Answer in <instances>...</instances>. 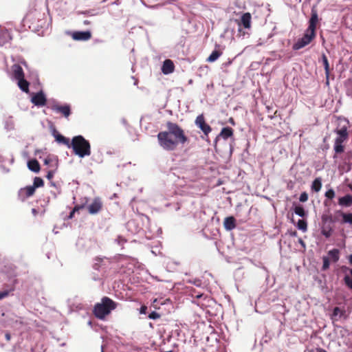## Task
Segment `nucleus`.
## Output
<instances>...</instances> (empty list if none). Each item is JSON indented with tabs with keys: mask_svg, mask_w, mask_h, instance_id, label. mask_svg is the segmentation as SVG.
I'll use <instances>...</instances> for the list:
<instances>
[{
	"mask_svg": "<svg viewBox=\"0 0 352 352\" xmlns=\"http://www.w3.org/2000/svg\"><path fill=\"white\" fill-rule=\"evenodd\" d=\"M32 102L38 107H43L46 104L47 99L43 91H39L32 96Z\"/></svg>",
	"mask_w": 352,
	"mask_h": 352,
	"instance_id": "nucleus-8",
	"label": "nucleus"
},
{
	"mask_svg": "<svg viewBox=\"0 0 352 352\" xmlns=\"http://www.w3.org/2000/svg\"><path fill=\"white\" fill-rule=\"evenodd\" d=\"M289 234L292 236H296L297 235V232L296 230H294V231L292 230L289 232Z\"/></svg>",
	"mask_w": 352,
	"mask_h": 352,
	"instance_id": "nucleus-45",
	"label": "nucleus"
},
{
	"mask_svg": "<svg viewBox=\"0 0 352 352\" xmlns=\"http://www.w3.org/2000/svg\"><path fill=\"white\" fill-rule=\"evenodd\" d=\"M233 129L230 127H224L221 129V131L219 134L223 139L227 140L228 138L232 137L233 135Z\"/></svg>",
	"mask_w": 352,
	"mask_h": 352,
	"instance_id": "nucleus-19",
	"label": "nucleus"
},
{
	"mask_svg": "<svg viewBox=\"0 0 352 352\" xmlns=\"http://www.w3.org/2000/svg\"><path fill=\"white\" fill-rule=\"evenodd\" d=\"M167 131L158 133L157 138L159 145L165 151H175L179 144H184L188 141L184 130L177 123L168 121Z\"/></svg>",
	"mask_w": 352,
	"mask_h": 352,
	"instance_id": "nucleus-1",
	"label": "nucleus"
},
{
	"mask_svg": "<svg viewBox=\"0 0 352 352\" xmlns=\"http://www.w3.org/2000/svg\"><path fill=\"white\" fill-rule=\"evenodd\" d=\"M46 177H47V178L49 180L52 179V177H54V173H53V171H52V170L48 171V173H47V176H46Z\"/></svg>",
	"mask_w": 352,
	"mask_h": 352,
	"instance_id": "nucleus-42",
	"label": "nucleus"
},
{
	"mask_svg": "<svg viewBox=\"0 0 352 352\" xmlns=\"http://www.w3.org/2000/svg\"><path fill=\"white\" fill-rule=\"evenodd\" d=\"M349 261L352 265V254L349 256Z\"/></svg>",
	"mask_w": 352,
	"mask_h": 352,
	"instance_id": "nucleus-49",
	"label": "nucleus"
},
{
	"mask_svg": "<svg viewBox=\"0 0 352 352\" xmlns=\"http://www.w3.org/2000/svg\"><path fill=\"white\" fill-rule=\"evenodd\" d=\"M75 211L74 210H72L71 211V212L69 213V219H72L74 216V214H75Z\"/></svg>",
	"mask_w": 352,
	"mask_h": 352,
	"instance_id": "nucleus-44",
	"label": "nucleus"
},
{
	"mask_svg": "<svg viewBox=\"0 0 352 352\" xmlns=\"http://www.w3.org/2000/svg\"><path fill=\"white\" fill-rule=\"evenodd\" d=\"M297 228L303 232H306L307 230V223L306 221L303 219H299L297 223Z\"/></svg>",
	"mask_w": 352,
	"mask_h": 352,
	"instance_id": "nucleus-28",
	"label": "nucleus"
},
{
	"mask_svg": "<svg viewBox=\"0 0 352 352\" xmlns=\"http://www.w3.org/2000/svg\"><path fill=\"white\" fill-rule=\"evenodd\" d=\"M157 302V299H155V300H153V303H155V302Z\"/></svg>",
	"mask_w": 352,
	"mask_h": 352,
	"instance_id": "nucleus-54",
	"label": "nucleus"
},
{
	"mask_svg": "<svg viewBox=\"0 0 352 352\" xmlns=\"http://www.w3.org/2000/svg\"><path fill=\"white\" fill-rule=\"evenodd\" d=\"M351 276H352V269L351 270Z\"/></svg>",
	"mask_w": 352,
	"mask_h": 352,
	"instance_id": "nucleus-56",
	"label": "nucleus"
},
{
	"mask_svg": "<svg viewBox=\"0 0 352 352\" xmlns=\"http://www.w3.org/2000/svg\"><path fill=\"white\" fill-rule=\"evenodd\" d=\"M28 166L30 170L34 173H38L41 169L40 164L36 160H31L28 161Z\"/></svg>",
	"mask_w": 352,
	"mask_h": 352,
	"instance_id": "nucleus-18",
	"label": "nucleus"
},
{
	"mask_svg": "<svg viewBox=\"0 0 352 352\" xmlns=\"http://www.w3.org/2000/svg\"><path fill=\"white\" fill-rule=\"evenodd\" d=\"M229 122H230V124H232L234 125V119H233L232 118H230L229 119Z\"/></svg>",
	"mask_w": 352,
	"mask_h": 352,
	"instance_id": "nucleus-48",
	"label": "nucleus"
},
{
	"mask_svg": "<svg viewBox=\"0 0 352 352\" xmlns=\"http://www.w3.org/2000/svg\"><path fill=\"white\" fill-rule=\"evenodd\" d=\"M299 200L301 202H305L308 200V195L306 192H303L300 194Z\"/></svg>",
	"mask_w": 352,
	"mask_h": 352,
	"instance_id": "nucleus-37",
	"label": "nucleus"
},
{
	"mask_svg": "<svg viewBox=\"0 0 352 352\" xmlns=\"http://www.w3.org/2000/svg\"><path fill=\"white\" fill-rule=\"evenodd\" d=\"M315 37L316 33L312 34V32L306 30L304 36L301 38H299L297 42L293 45V50H298L305 47L309 44Z\"/></svg>",
	"mask_w": 352,
	"mask_h": 352,
	"instance_id": "nucleus-4",
	"label": "nucleus"
},
{
	"mask_svg": "<svg viewBox=\"0 0 352 352\" xmlns=\"http://www.w3.org/2000/svg\"><path fill=\"white\" fill-rule=\"evenodd\" d=\"M91 38L90 31L74 32L72 34V38L76 41H88Z\"/></svg>",
	"mask_w": 352,
	"mask_h": 352,
	"instance_id": "nucleus-11",
	"label": "nucleus"
},
{
	"mask_svg": "<svg viewBox=\"0 0 352 352\" xmlns=\"http://www.w3.org/2000/svg\"><path fill=\"white\" fill-rule=\"evenodd\" d=\"M52 109L57 113H60L63 114L65 118H67L71 114V110L70 107L67 104L65 105H53L52 107Z\"/></svg>",
	"mask_w": 352,
	"mask_h": 352,
	"instance_id": "nucleus-13",
	"label": "nucleus"
},
{
	"mask_svg": "<svg viewBox=\"0 0 352 352\" xmlns=\"http://www.w3.org/2000/svg\"><path fill=\"white\" fill-rule=\"evenodd\" d=\"M202 296H203V294H197V295H195V298H201Z\"/></svg>",
	"mask_w": 352,
	"mask_h": 352,
	"instance_id": "nucleus-50",
	"label": "nucleus"
},
{
	"mask_svg": "<svg viewBox=\"0 0 352 352\" xmlns=\"http://www.w3.org/2000/svg\"><path fill=\"white\" fill-rule=\"evenodd\" d=\"M222 54L220 50H214L211 54L207 58L206 60L209 63H212L217 60Z\"/></svg>",
	"mask_w": 352,
	"mask_h": 352,
	"instance_id": "nucleus-23",
	"label": "nucleus"
},
{
	"mask_svg": "<svg viewBox=\"0 0 352 352\" xmlns=\"http://www.w3.org/2000/svg\"><path fill=\"white\" fill-rule=\"evenodd\" d=\"M344 281L345 285L349 288L352 289V278L346 275L344 278Z\"/></svg>",
	"mask_w": 352,
	"mask_h": 352,
	"instance_id": "nucleus-33",
	"label": "nucleus"
},
{
	"mask_svg": "<svg viewBox=\"0 0 352 352\" xmlns=\"http://www.w3.org/2000/svg\"><path fill=\"white\" fill-rule=\"evenodd\" d=\"M70 148H72L74 153L79 157H84L91 155V145L82 135L74 136L71 141Z\"/></svg>",
	"mask_w": 352,
	"mask_h": 352,
	"instance_id": "nucleus-3",
	"label": "nucleus"
},
{
	"mask_svg": "<svg viewBox=\"0 0 352 352\" xmlns=\"http://www.w3.org/2000/svg\"><path fill=\"white\" fill-rule=\"evenodd\" d=\"M319 19L318 12L315 6L311 8V18L309 21V26L307 30L308 32L316 33V25L318 23Z\"/></svg>",
	"mask_w": 352,
	"mask_h": 352,
	"instance_id": "nucleus-7",
	"label": "nucleus"
},
{
	"mask_svg": "<svg viewBox=\"0 0 352 352\" xmlns=\"http://www.w3.org/2000/svg\"><path fill=\"white\" fill-rule=\"evenodd\" d=\"M195 123L206 136H208L212 131L210 126L206 122L205 118L203 114L199 115L196 118Z\"/></svg>",
	"mask_w": 352,
	"mask_h": 352,
	"instance_id": "nucleus-6",
	"label": "nucleus"
},
{
	"mask_svg": "<svg viewBox=\"0 0 352 352\" xmlns=\"http://www.w3.org/2000/svg\"><path fill=\"white\" fill-rule=\"evenodd\" d=\"M322 219L323 221H325L327 219V216H322Z\"/></svg>",
	"mask_w": 352,
	"mask_h": 352,
	"instance_id": "nucleus-51",
	"label": "nucleus"
},
{
	"mask_svg": "<svg viewBox=\"0 0 352 352\" xmlns=\"http://www.w3.org/2000/svg\"><path fill=\"white\" fill-rule=\"evenodd\" d=\"M175 65L173 62L170 59H166L164 61L162 72L164 74H169L174 72Z\"/></svg>",
	"mask_w": 352,
	"mask_h": 352,
	"instance_id": "nucleus-14",
	"label": "nucleus"
},
{
	"mask_svg": "<svg viewBox=\"0 0 352 352\" xmlns=\"http://www.w3.org/2000/svg\"><path fill=\"white\" fill-rule=\"evenodd\" d=\"M5 337H6V339L7 341H10V339H11V336L10 334V333L7 332L6 334H5Z\"/></svg>",
	"mask_w": 352,
	"mask_h": 352,
	"instance_id": "nucleus-43",
	"label": "nucleus"
},
{
	"mask_svg": "<svg viewBox=\"0 0 352 352\" xmlns=\"http://www.w3.org/2000/svg\"><path fill=\"white\" fill-rule=\"evenodd\" d=\"M294 212L301 217H304L306 215V212L304 208L300 205L296 206L294 208Z\"/></svg>",
	"mask_w": 352,
	"mask_h": 352,
	"instance_id": "nucleus-27",
	"label": "nucleus"
},
{
	"mask_svg": "<svg viewBox=\"0 0 352 352\" xmlns=\"http://www.w3.org/2000/svg\"><path fill=\"white\" fill-rule=\"evenodd\" d=\"M35 188L32 186H28L21 188L19 191V197L21 200L24 201L26 198L32 196L35 192Z\"/></svg>",
	"mask_w": 352,
	"mask_h": 352,
	"instance_id": "nucleus-9",
	"label": "nucleus"
},
{
	"mask_svg": "<svg viewBox=\"0 0 352 352\" xmlns=\"http://www.w3.org/2000/svg\"><path fill=\"white\" fill-rule=\"evenodd\" d=\"M323 261V265H322V270H326L329 267L330 262L329 259L327 256H324L322 258Z\"/></svg>",
	"mask_w": 352,
	"mask_h": 352,
	"instance_id": "nucleus-34",
	"label": "nucleus"
},
{
	"mask_svg": "<svg viewBox=\"0 0 352 352\" xmlns=\"http://www.w3.org/2000/svg\"><path fill=\"white\" fill-rule=\"evenodd\" d=\"M11 70L12 77L15 80H18L25 77L23 69L19 64H14L11 67Z\"/></svg>",
	"mask_w": 352,
	"mask_h": 352,
	"instance_id": "nucleus-10",
	"label": "nucleus"
},
{
	"mask_svg": "<svg viewBox=\"0 0 352 352\" xmlns=\"http://www.w3.org/2000/svg\"><path fill=\"white\" fill-rule=\"evenodd\" d=\"M84 200L85 201L82 203V204L80 205H76L74 206V208H73V210L75 211V212H78L81 209H83L86 207V205L88 203V198L87 197H85L84 198Z\"/></svg>",
	"mask_w": 352,
	"mask_h": 352,
	"instance_id": "nucleus-31",
	"label": "nucleus"
},
{
	"mask_svg": "<svg viewBox=\"0 0 352 352\" xmlns=\"http://www.w3.org/2000/svg\"><path fill=\"white\" fill-rule=\"evenodd\" d=\"M316 352H327L326 350H324V349L320 348V347L316 348Z\"/></svg>",
	"mask_w": 352,
	"mask_h": 352,
	"instance_id": "nucleus-46",
	"label": "nucleus"
},
{
	"mask_svg": "<svg viewBox=\"0 0 352 352\" xmlns=\"http://www.w3.org/2000/svg\"><path fill=\"white\" fill-rule=\"evenodd\" d=\"M252 16L250 12L243 14L241 20L238 22L239 26L242 25L244 28L250 29L251 28Z\"/></svg>",
	"mask_w": 352,
	"mask_h": 352,
	"instance_id": "nucleus-12",
	"label": "nucleus"
},
{
	"mask_svg": "<svg viewBox=\"0 0 352 352\" xmlns=\"http://www.w3.org/2000/svg\"><path fill=\"white\" fill-rule=\"evenodd\" d=\"M299 242H300V243H301L302 245H305L304 241H303L301 239H299Z\"/></svg>",
	"mask_w": 352,
	"mask_h": 352,
	"instance_id": "nucleus-52",
	"label": "nucleus"
},
{
	"mask_svg": "<svg viewBox=\"0 0 352 352\" xmlns=\"http://www.w3.org/2000/svg\"><path fill=\"white\" fill-rule=\"evenodd\" d=\"M346 140V139L342 138L341 136H338V138H336L335 142L342 144L344 141H345Z\"/></svg>",
	"mask_w": 352,
	"mask_h": 352,
	"instance_id": "nucleus-41",
	"label": "nucleus"
},
{
	"mask_svg": "<svg viewBox=\"0 0 352 352\" xmlns=\"http://www.w3.org/2000/svg\"><path fill=\"white\" fill-rule=\"evenodd\" d=\"M338 204L343 206H351L352 205V195H346L340 197L338 200Z\"/></svg>",
	"mask_w": 352,
	"mask_h": 352,
	"instance_id": "nucleus-17",
	"label": "nucleus"
},
{
	"mask_svg": "<svg viewBox=\"0 0 352 352\" xmlns=\"http://www.w3.org/2000/svg\"><path fill=\"white\" fill-rule=\"evenodd\" d=\"M89 21H85V24H89Z\"/></svg>",
	"mask_w": 352,
	"mask_h": 352,
	"instance_id": "nucleus-53",
	"label": "nucleus"
},
{
	"mask_svg": "<svg viewBox=\"0 0 352 352\" xmlns=\"http://www.w3.org/2000/svg\"><path fill=\"white\" fill-rule=\"evenodd\" d=\"M342 218H343V223H349L350 224H352V213H341Z\"/></svg>",
	"mask_w": 352,
	"mask_h": 352,
	"instance_id": "nucleus-30",
	"label": "nucleus"
},
{
	"mask_svg": "<svg viewBox=\"0 0 352 352\" xmlns=\"http://www.w3.org/2000/svg\"><path fill=\"white\" fill-rule=\"evenodd\" d=\"M322 62H323V65L324 67L325 74H326L327 78L328 79L329 75V61H328L327 57L324 54L322 55ZM327 83L329 84L328 80H327Z\"/></svg>",
	"mask_w": 352,
	"mask_h": 352,
	"instance_id": "nucleus-24",
	"label": "nucleus"
},
{
	"mask_svg": "<svg viewBox=\"0 0 352 352\" xmlns=\"http://www.w3.org/2000/svg\"><path fill=\"white\" fill-rule=\"evenodd\" d=\"M10 292V290H4L2 292H0V300L6 298L7 296H8Z\"/></svg>",
	"mask_w": 352,
	"mask_h": 352,
	"instance_id": "nucleus-39",
	"label": "nucleus"
},
{
	"mask_svg": "<svg viewBox=\"0 0 352 352\" xmlns=\"http://www.w3.org/2000/svg\"><path fill=\"white\" fill-rule=\"evenodd\" d=\"M223 226L226 230H232L236 227V220L234 217L230 216L224 219Z\"/></svg>",
	"mask_w": 352,
	"mask_h": 352,
	"instance_id": "nucleus-16",
	"label": "nucleus"
},
{
	"mask_svg": "<svg viewBox=\"0 0 352 352\" xmlns=\"http://www.w3.org/2000/svg\"><path fill=\"white\" fill-rule=\"evenodd\" d=\"M116 307L117 303L115 301L109 297L104 296L101 299V302L95 305L93 313L97 318L104 320Z\"/></svg>",
	"mask_w": 352,
	"mask_h": 352,
	"instance_id": "nucleus-2",
	"label": "nucleus"
},
{
	"mask_svg": "<svg viewBox=\"0 0 352 352\" xmlns=\"http://www.w3.org/2000/svg\"><path fill=\"white\" fill-rule=\"evenodd\" d=\"M336 133L339 136H341L342 138L347 139L348 138L347 127L346 126H344L340 129L336 130Z\"/></svg>",
	"mask_w": 352,
	"mask_h": 352,
	"instance_id": "nucleus-26",
	"label": "nucleus"
},
{
	"mask_svg": "<svg viewBox=\"0 0 352 352\" xmlns=\"http://www.w3.org/2000/svg\"><path fill=\"white\" fill-rule=\"evenodd\" d=\"M140 312L142 314H146L147 312V307L146 305H142L140 307Z\"/></svg>",
	"mask_w": 352,
	"mask_h": 352,
	"instance_id": "nucleus-40",
	"label": "nucleus"
},
{
	"mask_svg": "<svg viewBox=\"0 0 352 352\" xmlns=\"http://www.w3.org/2000/svg\"><path fill=\"white\" fill-rule=\"evenodd\" d=\"M329 256L333 262H337L339 260V250L338 249H333L328 252Z\"/></svg>",
	"mask_w": 352,
	"mask_h": 352,
	"instance_id": "nucleus-25",
	"label": "nucleus"
},
{
	"mask_svg": "<svg viewBox=\"0 0 352 352\" xmlns=\"http://www.w3.org/2000/svg\"><path fill=\"white\" fill-rule=\"evenodd\" d=\"M53 135L55 138L56 141L58 143L64 144V145L67 146L68 148H70L71 142L69 138L58 133L56 129H54Z\"/></svg>",
	"mask_w": 352,
	"mask_h": 352,
	"instance_id": "nucleus-15",
	"label": "nucleus"
},
{
	"mask_svg": "<svg viewBox=\"0 0 352 352\" xmlns=\"http://www.w3.org/2000/svg\"><path fill=\"white\" fill-rule=\"evenodd\" d=\"M311 190L314 192H319L322 188V179L320 177L316 178L311 184Z\"/></svg>",
	"mask_w": 352,
	"mask_h": 352,
	"instance_id": "nucleus-21",
	"label": "nucleus"
},
{
	"mask_svg": "<svg viewBox=\"0 0 352 352\" xmlns=\"http://www.w3.org/2000/svg\"><path fill=\"white\" fill-rule=\"evenodd\" d=\"M18 81V86L24 92L28 93L29 92V85L30 83L25 79V77L19 79Z\"/></svg>",
	"mask_w": 352,
	"mask_h": 352,
	"instance_id": "nucleus-20",
	"label": "nucleus"
},
{
	"mask_svg": "<svg viewBox=\"0 0 352 352\" xmlns=\"http://www.w3.org/2000/svg\"><path fill=\"white\" fill-rule=\"evenodd\" d=\"M325 197L329 199H332L335 197V192L333 189H329L325 192Z\"/></svg>",
	"mask_w": 352,
	"mask_h": 352,
	"instance_id": "nucleus-35",
	"label": "nucleus"
},
{
	"mask_svg": "<svg viewBox=\"0 0 352 352\" xmlns=\"http://www.w3.org/2000/svg\"><path fill=\"white\" fill-rule=\"evenodd\" d=\"M102 352H104L103 351H102Z\"/></svg>",
	"mask_w": 352,
	"mask_h": 352,
	"instance_id": "nucleus-57",
	"label": "nucleus"
},
{
	"mask_svg": "<svg viewBox=\"0 0 352 352\" xmlns=\"http://www.w3.org/2000/svg\"><path fill=\"white\" fill-rule=\"evenodd\" d=\"M103 208V202L100 197H95L91 204L86 206L87 212L90 214H96L99 213Z\"/></svg>",
	"mask_w": 352,
	"mask_h": 352,
	"instance_id": "nucleus-5",
	"label": "nucleus"
},
{
	"mask_svg": "<svg viewBox=\"0 0 352 352\" xmlns=\"http://www.w3.org/2000/svg\"><path fill=\"white\" fill-rule=\"evenodd\" d=\"M344 314H345L344 309H341L340 307H336L333 310L331 318L333 320H338L337 317H338L340 318L342 316H343L344 315Z\"/></svg>",
	"mask_w": 352,
	"mask_h": 352,
	"instance_id": "nucleus-22",
	"label": "nucleus"
},
{
	"mask_svg": "<svg viewBox=\"0 0 352 352\" xmlns=\"http://www.w3.org/2000/svg\"><path fill=\"white\" fill-rule=\"evenodd\" d=\"M309 352H314L313 350L309 351Z\"/></svg>",
	"mask_w": 352,
	"mask_h": 352,
	"instance_id": "nucleus-55",
	"label": "nucleus"
},
{
	"mask_svg": "<svg viewBox=\"0 0 352 352\" xmlns=\"http://www.w3.org/2000/svg\"><path fill=\"white\" fill-rule=\"evenodd\" d=\"M331 233H332V230L331 228H329V230H327L326 228H323L322 230V235H324L327 238H329V236H331Z\"/></svg>",
	"mask_w": 352,
	"mask_h": 352,
	"instance_id": "nucleus-36",
	"label": "nucleus"
},
{
	"mask_svg": "<svg viewBox=\"0 0 352 352\" xmlns=\"http://www.w3.org/2000/svg\"><path fill=\"white\" fill-rule=\"evenodd\" d=\"M148 318L150 319L156 320L160 318V314L157 313L156 311H152L149 315Z\"/></svg>",
	"mask_w": 352,
	"mask_h": 352,
	"instance_id": "nucleus-38",
	"label": "nucleus"
},
{
	"mask_svg": "<svg viewBox=\"0 0 352 352\" xmlns=\"http://www.w3.org/2000/svg\"><path fill=\"white\" fill-rule=\"evenodd\" d=\"M43 185H44V182L41 177H36L34 179V183H33L32 186L34 187L35 189L36 188L42 187V186H43Z\"/></svg>",
	"mask_w": 352,
	"mask_h": 352,
	"instance_id": "nucleus-29",
	"label": "nucleus"
},
{
	"mask_svg": "<svg viewBox=\"0 0 352 352\" xmlns=\"http://www.w3.org/2000/svg\"><path fill=\"white\" fill-rule=\"evenodd\" d=\"M334 151L336 153H342L344 152V146L342 145V144L335 142Z\"/></svg>",
	"mask_w": 352,
	"mask_h": 352,
	"instance_id": "nucleus-32",
	"label": "nucleus"
},
{
	"mask_svg": "<svg viewBox=\"0 0 352 352\" xmlns=\"http://www.w3.org/2000/svg\"><path fill=\"white\" fill-rule=\"evenodd\" d=\"M50 162H51V160L50 158H46L44 160L45 164H50Z\"/></svg>",
	"mask_w": 352,
	"mask_h": 352,
	"instance_id": "nucleus-47",
	"label": "nucleus"
}]
</instances>
